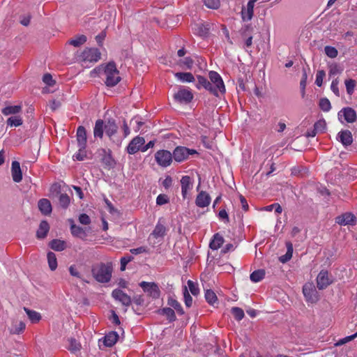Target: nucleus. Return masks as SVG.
I'll return each instance as SVG.
<instances>
[{"mask_svg":"<svg viewBox=\"0 0 357 357\" xmlns=\"http://www.w3.org/2000/svg\"><path fill=\"white\" fill-rule=\"evenodd\" d=\"M91 273L96 281L106 283L110 281L112 273V263H99L94 264L91 268Z\"/></svg>","mask_w":357,"mask_h":357,"instance_id":"nucleus-1","label":"nucleus"},{"mask_svg":"<svg viewBox=\"0 0 357 357\" xmlns=\"http://www.w3.org/2000/svg\"><path fill=\"white\" fill-rule=\"evenodd\" d=\"M104 74L106 77L105 84L109 87L116 86L121 81L119 71L114 61H109L104 67Z\"/></svg>","mask_w":357,"mask_h":357,"instance_id":"nucleus-2","label":"nucleus"},{"mask_svg":"<svg viewBox=\"0 0 357 357\" xmlns=\"http://www.w3.org/2000/svg\"><path fill=\"white\" fill-rule=\"evenodd\" d=\"M197 154L195 149H190L185 146H177L173 151V157L175 161L178 162H183L189 158L190 155Z\"/></svg>","mask_w":357,"mask_h":357,"instance_id":"nucleus-3","label":"nucleus"},{"mask_svg":"<svg viewBox=\"0 0 357 357\" xmlns=\"http://www.w3.org/2000/svg\"><path fill=\"white\" fill-rule=\"evenodd\" d=\"M173 153L167 150H159L155 153V160L158 165L162 167L169 166L173 160Z\"/></svg>","mask_w":357,"mask_h":357,"instance_id":"nucleus-4","label":"nucleus"},{"mask_svg":"<svg viewBox=\"0 0 357 357\" xmlns=\"http://www.w3.org/2000/svg\"><path fill=\"white\" fill-rule=\"evenodd\" d=\"M303 293L307 302L317 303L319 299V294L312 283H305L303 287Z\"/></svg>","mask_w":357,"mask_h":357,"instance_id":"nucleus-5","label":"nucleus"},{"mask_svg":"<svg viewBox=\"0 0 357 357\" xmlns=\"http://www.w3.org/2000/svg\"><path fill=\"white\" fill-rule=\"evenodd\" d=\"M139 286L148 296L153 299L159 298L160 296V290L158 285L155 282H141Z\"/></svg>","mask_w":357,"mask_h":357,"instance_id":"nucleus-6","label":"nucleus"},{"mask_svg":"<svg viewBox=\"0 0 357 357\" xmlns=\"http://www.w3.org/2000/svg\"><path fill=\"white\" fill-rule=\"evenodd\" d=\"M208 77L211 83L213 85V88H215L218 93V92H220L221 93H225V84L221 76L217 72L213 70L210 71L208 73Z\"/></svg>","mask_w":357,"mask_h":357,"instance_id":"nucleus-7","label":"nucleus"},{"mask_svg":"<svg viewBox=\"0 0 357 357\" xmlns=\"http://www.w3.org/2000/svg\"><path fill=\"white\" fill-rule=\"evenodd\" d=\"M100 52L97 48H86L80 58L84 61L97 62L100 59Z\"/></svg>","mask_w":357,"mask_h":357,"instance_id":"nucleus-8","label":"nucleus"},{"mask_svg":"<svg viewBox=\"0 0 357 357\" xmlns=\"http://www.w3.org/2000/svg\"><path fill=\"white\" fill-rule=\"evenodd\" d=\"M192 93L186 89H180L177 93L174 95V100L179 103L188 104L193 99Z\"/></svg>","mask_w":357,"mask_h":357,"instance_id":"nucleus-9","label":"nucleus"},{"mask_svg":"<svg viewBox=\"0 0 357 357\" xmlns=\"http://www.w3.org/2000/svg\"><path fill=\"white\" fill-rule=\"evenodd\" d=\"M197 83L196 84L195 86L197 89H200L202 87H203L215 96H218V93L215 91V88H213V85L206 77L202 75H197Z\"/></svg>","mask_w":357,"mask_h":357,"instance_id":"nucleus-10","label":"nucleus"},{"mask_svg":"<svg viewBox=\"0 0 357 357\" xmlns=\"http://www.w3.org/2000/svg\"><path fill=\"white\" fill-rule=\"evenodd\" d=\"M332 282L328 276V272L326 270H321L317 277V285L319 289H326Z\"/></svg>","mask_w":357,"mask_h":357,"instance_id":"nucleus-11","label":"nucleus"},{"mask_svg":"<svg viewBox=\"0 0 357 357\" xmlns=\"http://www.w3.org/2000/svg\"><path fill=\"white\" fill-rule=\"evenodd\" d=\"M112 296L115 300L121 302L122 305L126 307L130 306L132 303L130 296L119 289L113 290Z\"/></svg>","mask_w":357,"mask_h":357,"instance_id":"nucleus-12","label":"nucleus"},{"mask_svg":"<svg viewBox=\"0 0 357 357\" xmlns=\"http://www.w3.org/2000/svg\"><path fill=\"white\" fill-rule=\"evenodd\" d=\"M145 143V139L142 137H135L133 138L128 146H127V151L129 154H135L139 151L142 146Z\"/></svg>","mask_w":357,"mask_h":357,"instance_id":"nucleus-13","label":"nucleus"},{"mask_svg":"<svg viewBox=\"0 0 357 357\" xmlns=\"http://www.w3.org/2000/svg\"><path fill=\"white\" fill-rule=\"evenodd\" d=\"M77 140L79 148L84 151L86 146L87 135L86 128L79 126L77 129Z\"/></svg>","mask_w":357,"mask_h":357,"instance_id":"nucleus-14","label":"nucleus"},{"mask_svg":"<svg viewBox=\"0 0 357 357\" xmlns=\"http://www.w3.org/2000/svg\"><path fill=\"white\" fill-rule=\"evenodd\" d=\"M336 222L340 225H354L356 224V217L351 213H345L336 218Z\"/></svg>","mask_w":357,"mask_h":357,"instance_id":"nucleus-15","label":"nucleus"},{"mask_svg":"<svg viewBox=\"0 0 357 357\" xmlns=\"http://www.w3.org/2000/svg\"><path fill=\"white\" fill-rule=\"evenodd\" d=\"M339 117L344 116V120L348 123H354L356 120V113L351 107L343 108L339 113Z\"/></svg>","mask_w":357,"mask_h":357,"instance_id":"nucleus-16","label":"nucleus"},{"mask_svg":"<svg viewBox=\"0 0 357 357\" xmlns=\"http://www.w3.org/2000/svg\"><path fill=\"white\" fill-rule=\"evenodd\" d=\"M211 202L210 195L205 191H201L197 196L195 203L199 207L208 206Z\"/></svg>","mask_w":357,"mask_h":357,"instance_id":"nucleus-17","label":"nucleus"},{"mask_svg":"<svg viewBox=\"0 0 357 357\" xmlns=\"http://www.w3.org/2000/svg\"><path fill=\"white\" fill-rule=\"evenodd\" d=\"M337 139L340 141L344 146H349L353 142L351 132L348 130L340 131L337 135Z\"/></svg>","mask_w":357,"mask_h":357,"instance_id":"nucleus-18","label":"nucleus"},{"mask_svg":"<svg viewBox=\"0 0 357 357\" xmlns=\"http://www.w3.org/2000/svg\"><path fill=\"white\" fill-rule=\"evenodd\" d=\"M11 174L15 182L20 183L22 180V172L19 162L13 161L12 162Z\"/></svg>","mask_w":357,"mask_h":357,"instance_id":"nucleus-19","label":"nucleus"},{"mask_svg":"<svg viewBox=\"0 0 357 357\" xmlns=\"http://www.w3.org/2000/svg\"><path fill=\"white\" fill-rule=\"evenodd\" d=\"M118 130V126L112 119H108L105 123V131L106 135L111 139Z\"/></svg>","mask_w":357,"mask_h":357,"instance_id":"nucleus-20","label":"nucleus"},{"mask_svg":"<svg viewBox=\"0 0 357 357\" xmlns=\"http://www.w3.org/2000/svg\"><path fill=\"white\" fill-rule=\"evenodd\" d=\"M99 154L102 157L101 160L102 163L108 167H112L114 165V160L112 157L110 150L107 151L105 149H101L99 150Z\"/></svg>","mask_w":357,"mask_h":357,"instance_id":"nucleus-21","label":"nucleus"},{"mask_svg":"<svg viewBox=\"0 0 357 357\" xmlns=\"http://www.w3.org/2000/svg\"><path fill=\"white\" fill-rule=\"evenodd\" d=\"M38 206L41 212L45 215H50L52 212V205L47 199H41L38 201Z\"/></svg>","mask_w":357,"mask_h":357,"instance_id":"nucleus-22","label":"nucleus"},{"mask_svg":"<svg viewBox=\"0 0 357 357\" xmlns=\"http://www.w3.org/2000/svg\"><path fill=\"white\" fill-rule=\"evenodd\" d=\"M224 242L225 240L223 236L219 233H216L213 235V239L209 243V248L213 250H218L222 245Z\"/></svg>","mask_w":357,"mask_h":357,"instance_id":"nucleus-23","label":"nucleus"},{"mask_svg":"<svg viewBox=\"0 0 357 357\" xmlns=\"http://www.w3.org/2000/svg\"><path fill=\"white\" fill-rule=\"evenodd\" d=\"M119 339V335L115 331H111L106 334L104 337V344L106 347H111L115 344Z\"/></svg>","mask_w":357,"mask_h":357,"instance_id":"nucleus-24","label":"nucleus"},{"mask_svg":"<svg viewBox=\"0 0 357 357\" xmlns=\"http://www.w3.org/2000/svg\"><path fill=\"white\" fill-rule=\"evenodd\" d=\"M50 230V225L46 220H43L39 225V227L36 231V236L38 238H44Z\"/></svg>","mask_w":357,"mask_h":357,"instance_id":"nucleus-25","label":"nucleus"},{"mask_svg":"<svg viewBox=\"0 0 357 357\" xmlns=\"http://www.w3.org/2000/svg\"><path fill=\"white\" fill-rule=\"evenodd\" d=\"M69 221L71 222L70 231H71L72 234L75 237H78V238L84 239L86 236V234L84 229L82 227L75 225L73 223V220L70 219V220H69Z\"/></svg>","mask_w":357,"mask_h":357,"instance_id":"nucleus-26","label":"nucleus"},{"mask_svg":"<svg viewBox=\"0 0 357 357\" xmlns=\"http://www.w3.org/2000/svg\"><path fill=\"white\" fill-rule=\"evenodd\" d=\"M181 184L182 195L183 198H185L188 190L192 186L190 177L189 176H183L181 180Z\"/></svg>","mask_w":357,"mask_h":357,"instance_id":"nucleus-27","label":"nucleus"},{"mask_svg":"<svg viewBox=\"0 0 357 357\" xmlns=\"http://www.w3.org/2000/svg\"><path fill=\"white\" fill-rule=\"evenodd\" d=\"M105 131V123L103 120L98 119L96 121L95 126L93 128V135L95 137H99L100 139L103 137Z\"/></svg>","mask_w":357,"mask_h":357,"instance_id":"nucleus-28","label":"nucleus"},{"mask_svg":"<svg viewBox=\"0 0 357 357\" xmlns=\"http://www.w3.org/2000/svg\"><path fill=\"white\" fill-rule=\"evenodd\" d=\"M167 229L164 224L161 223L160 220L155 225L151 235L155 238L163 237L166 234Z\"/></svg>","mask_w":357,"mask_h":357,"instance_id":"nucleus-29","label":"nucleus"},{"mask_svg":"<svg viewBox=\"0 0 357 357\" xmlns=\"http://www.w3.org/2000/svg\"><path fill=\"white\" fill-rule=\"evenodd\" d=\"M158 313L160 315L167 317L169 322H173L176 319L174 310L171 307H163L158 310Z\"/></svg>","mask_w":357,"mask_h":357,"instance_id":"nucleus-30","label":"nucleus"},{"mask_svg":"<svg viewBox=\"0 0 357 357\" xmlns=\"http://www.w3.org/2000/svg\"><path fill=\"white\" fill-rule=\"evenodd\" d=\"M252 27L251 26L250 24H247V25H245L242 29H241V34L243 36H248L247 40H245V45L247 47H250L252 45V36L250 35V33L252 32Z\"/></svg>","mask_w":357,"mask_h":357,"instance_id":"nucleus-31","label":"nucleus"},{"mask_svg":"<svg viewBox=\"0 0 357 357\" xmlns=\"http://www.w3.org/2000/svg\"><path fill=\"white\" fill-rule=\"evenodd\" d=\"M287 252L285 255H282L279 257V261L282 264L287 263L292 257L293 254V245L291 242L288 241L286 243Z\"/></svg>","mask_w":357,"mask_h":357,"instance_id":"nucleus-32","label":"nucleus"},{"mask_svg":"<svg viewBox=\"0 0 357 357\" xmlns=\"http://www.w3.org/2000/svg\"><path fill=\"white\" fill-rule=\"evenodd\" d=\"M174 76L183 82H193L195 79L191 73L178 72L174 74Z\"/></svg>","mask_w":357,"mask_h":357,"instance_id":"nucleus-33","label":"nucleus"},{"mask_svg":"<svg viewBox=\"0 0 357 357\" xmlns=\"http://www.w3.org/2000/svg\"><path fill=\"white\" fill-rule=\"evenodd\" d=\"M50 246L55 251H63L66 248V243L59 239H53L50 241Z\"/></svg>","mask_w":357,"mask_h":357,"instance_id":"nucleus-34","label":"nucleus"},{"mask_svg":"<svg viewBox=\"0 0 357 357\" xmlns=\"http://www.w3.org/2000/svg\"><path fill=\"white\" fill-rule=\"evenodd\" d=\"M211 24L209 23L199 24L197 29V34L201 37H207L209 34Z\"/></svg>","mask_w":357,"mask_h":357,"instance_id":"nucleus-35","label":"nucleus"},{"mask_svg":"<svg viewBox=\"0 0 357 357\" xmlns=\"http://www.w3.org/2000/svg\"><path fill=\"white\" fill-rule=\"evenodd\" d=\"M266 272L264 269H258L253 271L250 276L251 281L258 282L265 277Z\"/></svg>","mask_w":357,"mask_h":357,"instance_id":"nucleus-36","label":"nucleus"},{"mask_svg":"<svg viewBox=\"0 0 357 357\" xmlns=\"http://www.w3.org/2000/svg\"><path fill=\"white\" fill-rule=\"evenodd\" d=\"M167 304L173 307L178 314L183 315L184 314V311L180 303L177 301L176 299L173 298H169L167 301Z\"/></svg>","mask_w":357,"mask_h":357,"instance_id":"nucleus-37","label":"nucleus"},{"mask_svg":"<svg viewBox=\"0 0 357 357\" xmlns=\"http://www.w3.org/2000/svg\"><path fill=\"white\" fill-rule=\"evenodd\" d=\"M22 107L20 105L8 106L4 107L1 112L6 115L16 114L21 112Z\"/></svg>","mask_w":357,"mask_h":357,"instance_id":"nucleus-38","label":"nucleus"},{"mask_svg":"<svg viewBox=\"0 0 357 357\" xmlns=\"http://www.w3.org/2000/svg\"><path fill=\"white\" fill-rule=\"evenodd\" d=\"M48 265L51 271H55L57 268V260L56 255L52 252L47 253Z\"/></svg>","mask_w":357,"mask_h":357,"instance_id":"nucleus-39","label":"nucleus"},{"mask_svg":"<svg viewBox=\"0 0 357 357\" xmlns=\"http://www.w3.org/2000/svg\"><path fill=\"white\" fill-rule=\"evenodd\" d=\"M24 311L26 312L29 319L33 323L38 322L41 319V316H40V313H38L34 310H29L26 307H24Z\"/></svg>","mask_w":357,"mask_h":357,"instance_id":"nucleus-40","label":"nucleus"},{"mask_svg":"<svg viewBox=\"0 0 357 357\" xmlns=\"http://www.w3.org/2000/svg\"><path fill=\"white\" fill-rule=\"evenodd\" d=\"M86 41V36L84 35H80L77 36L74 39L69 40V44L74 47H79Z\"/></svg>","mask_w":357,"mask_h":357,"instance_id":"nucleus-41","label":"nucleus"},{"mask_svg":"<svg viewBox=\"0 0 357 357\" xmlns=\"http://www.w3.org/2000/svg\"><path fill=\"white\" fill-rule=\"evenodd\" d=\"M68 341L70 343L68 347L69 351L72 353H76L80 350L81 344L75 338H70Z\"/></svg>","mask_w":357,"mask_h":357,"instance_id":"nucleus-42","label":"nucleus"},{"mask_svg":"<svg viewBox=\"0 0 357 357\" xmlns=\"http://www.w3.org/2000/svg\"><path fill=\"white\" fill-rule=\"evenodd\" d=\"M70 197L67 194H60L59 197V205L63 208H67L70 204Z\"/></svg>","mask_w":357,"mask_h":357,"instance_id":"nucleus-43","label":"nucleus"},{"mask_svg":"<svg viewBox=\"0 0 357 357\" xmlns=\"http://www.w3.org/2000/svg\"><path fill=\"white\" fill-rule=\"evenodd\" d=\"M7 124L10 126H20L22 124V119L18 116H11L8 119Z\"/></svg>","mask_w":357,"mask_h":357,"instance_id":"nucleus-44","label":"nucleus"},{"mask_svg":"<svg viewBox=\"0 0 357 357\" xmlns=\"http://www.w3.org/2000/svg\"><path fill=\"white\" fill-rule=\"evenodd\" d=\"M319 106L324 112H328L331 109V102L326 98H322L320 99Z\"/></svg>","mask_w":357,"mask_h":357,"instance_id":"nucleus-45","label":"nucleus"},{"mask_svg":"<svg viewBox=\"0 0 357 357\" xmlns=\"http://www.w3.org/2000/svg\"><path fill=\"white\" fill-rule=\"evenodd\" d=\"M205 298L209 304L213 305L217 301V296L213 291L207 289L205 292Z\"/></svg>","mask_w":357,"mask_h":357,"instance_id":"nucleus-46","label":"nucleus"},{"mask_svg":"<svg viewBox=\"0 0 357 357\" xmlns=\"http://www.w3.org/2000/svg\"><path fill=\"white\" fill-rule=\"evenodd\" d=\"M231 313H232L234 317L238 321L241 320L244 317V312L240 307H232Z\"/></svg>","mask_w":357,"mask_h":357,"instance_id":"nucleus-47","label":"nucleus"},{"mask_svg":"<svg viewBox=\"0 0 357 357\" xmlns=\"http://www.w3.org/2000/svg\"><path fill=\"white\" fill-rule=\"evenodd\" d=\"M326 123L324 119H320L314 124V130L318 132H324L326 130Z\"/></svg>","mask_w":357,"mask_h":357,"instance_id":"nucleus-48","label":"nucleus"},{"mask_svg":"<svg viewBox=\"0 0 357 357\" xmlns=\"http://www.w3.org/2000/svg\"><path fill=\"white\" fill-rule=\"evenodd\" d=\"M345 86L348 94L351 95L354 93L356 86V81L352 79L345 80Z\"/></svg>","mask_w":357,"mask_h":357,"instance_id":"nucleus-49","label":"nucleus"},{"mask_svg":"<svg viewBox=\"0 0 357 357\" xmlns=\"http://www.w3.org/2000/svg\"><path fill=\"white\" fill-rule=\"evenodd\" d=\"M25 329V324L22 321H20L17 324L14 326L13 328L10 329V332L12 334H20L24 331Z\"/></svg>","mask_w":357,"mask_h":357,"instance_id":"nucleus-50","label":"nucleus"},{"mask_svg":"<svg viewBox=\"0 0 357 357\" xmlns=\"http://www.w3.org/2000/svg\"><path fill=\"white\" fill-rule=\"evenodd\" d=\"M254 10H249L245 8H242L241 16L243 21H249L252 18Z\"/></svg>","mask_w":357,"mask_h":357,"instance_id":"nucleus-51","label":"nucleus"},{"mask_svg":"<svg viewBox=\"0 0 357 357\" xmlns=\"http://www.w3.org/2000/svg\"><path fill=\"white\" fill-rule=\"evenodd\" d=\"M184 301L186 307H190L192 303V298L190 295L186 287L183 288Z\"/></svg>","mask_w":357,"mask_h":357,"instance_id":"nucleus-52","label":"nucleus"},{"mask_svg":"<svg viewBox=\"0 0 357 357\" xmlns=\"http://www.w3.org/2000/svg\"><path fill=\"white\" fill-rule=\"evenodd\" d=\"M326 54L330 58H335L337 56V50L331 46H326L324 48Z\"/></svg>","mask_w":357,"mask_h":357,"instance_id":"nucleus-53","label":"nucleus"},{"mask_svg":"<svg viewBox=\"0 0 357 357\" xmlns=\"http://www.w3.org/2000/svg\"><path fill=\"white\" fill-rule=\"evenodd\" d=\"M204 5L211 9H217L219 8L220 0H204Z\"/></svg>","mask_w":357,"mask_h":357,"instance_id":"nucleus-54","label":"nucleus"},{"mask_svg":"<svg viewBox=\"0 0 357 357\" xmlns=\"http://www.w3.org/2000/svg\"><path fill=\"white\" fill-rule=\"evenodd\" d=\"M342 70V68L336 63L332 64L329 66V75L331 76L340 74Z\"/></svg>","mask_w":357,"mask_h":357,"instance_id":"nucleus-55","label":"nucleus"},{"mask_svg":"<svg viewBox=\"0 0 357 357\" xmlns=\"http://www.w3.org/2000/svg\"><path fill=\"white\" fill-rule=\"evenodd\" d=\"M134 257L131 255H128L121 257V268L120 270L123 271L126 270V265L131 261H132Z\"/></svg>","mask_w":357,"mask_h":357,"instance_id":"nucleus-56","label":"nucleus"},{"mask_svg":"<svg viewBox=\"0 0 357 357\" xmlns=\"http://www.w3.org/2000/svg\"><path fill=\"white\" fill-rule=\"evenodd\" d=\"M188 287H189V289L191 292V294L194 296H197L199 294V287L197 286V284L195 283L192 280H188Z\"/></svg>","mask_w":357,"mask_h":357,"instance_id":"nucleus-57","label":"nucleus"},{"mask_svg":"<svg viewBox=\"0 0 357 357\" xmlns=\"http://www.w3.org/2000/svg\"><path fill=\"white\" fill-rule=\"evenodd\" d=\"M325 75H326V73L324 70H319L317 71V75H316L315 84L318 86H321V85L323 84V79H324Z\"/></svg>","mask_w":357,"mask_h":357,"instance_id":"nucleus-58","label":"nucleus"},{"mask_svg":"<svg viewBox=\"0 0 357 357\" xmlns=\"http://www.w3.org/2000/svg\"><path fill=\"white\" fill-rule=\"evenodd\" d=\"M194 61L190 57H185L180 61V65L184 66L187 69L190 70L193 66Z\"/></svg>","mask_w":357,"mask_h":357,"instance_id":"nucleus-59","label":"nucleus"},{"mask_svg":"<svg viewBox=\"0 0 357 357\" xmlns=\"http://www.w3.org/2000/svg\"><path fill=\"white\" fill-rule=\"evenodd\" d=\"M169 201V197L165 194H160L156 198V204L160 206L168 203Z\"/></svg>","mask_w":357,"mask_h":357,"instance_id":"nucleus-60","label":"nucleus"},{"mask_svg":"<svg viewBox=\"0 0 357 357\" xmlns=\"http://www.w3.org/2000/svg\"><path fill=\"white\" fill-rule=\"evenodd\" d=\"M273 209H275V211L277 213H281L282 211L281 206L278 203H275L265 207V210L267 211H271Z\"/></svg>","mask_w":357,"mask_h":357,"instance_id":"nucleus-61","label":"nucleus"},{"mask_svg":"<svg viewBox=\"0 0 357 357\" xmlns=\"http://www.w3.org/2000/svg\"><path fill=\"white\" fill-rule=\"evenodd\" d=\"M43 81L50 86H54L56 83L50 73H46L43 75Z\"/></svg>","mask_w":357,"mask_h":357,"instance_id":"nucleus-62","label":"nucleus"},{"mask_svg":"<svg viewBox=\"0 0 357 357\" xmlns=\"http://www.w3.org/2000/svg\"><path fill=\"white\" fill-rule=\"evenodd\" d=\"M339 84V79L338 78H336L333 80L331 86V89L333 91V92L337 96H340V91L337 87V85Z\"/></svg>","mask_w":357,"mask_h":357,"instance_id":"nucleus-63","label":"nucleus"},{"mask_svg":"<svg viewBox=\"0 0 357 357\" xmlns=\"http://www.w3.org/2000/svg\"><path fill=\"white\" fill-rule=\"evenodd\" d=\"M79 221L82 225H89L91 223V219L89 216L85 213H82L79 217Z\"/></svg>","mask_w":357,"mask_h":357,"instance_id":"nucleus-64","label":"nucleus"}]
</instances>
